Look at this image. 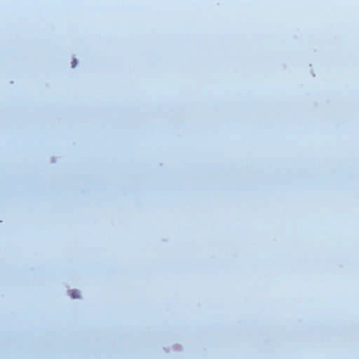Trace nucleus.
<instances>
[{"label": "nucleus", "instance_id": "f257e3e1", "mask_svg": "<svg viewBox=\"0 0 359 359\" xmlns=\"http://www.w3.org/2000/svg\"><path fill=\"white\" fill-rule=\"evenodd\" d=\"M72 296L73 298L79 297L78 292L76 291H72Z\"/></svg>", "mask_w": 359, "mask_h": 359}, {"label": "nucleus", "instance_id": "f03ea898", "mask_svg": "<svg viewBox=\"0 0 359 359\" xmlns=\"http://www.w3.org/2000/svg\"><path fill=\"white\" fill-rule=\"evenodd\" d=\"M74 64L73 65V67H75V64H76V61L75 60H74Z\"/></svg>", "mask_w": 359, "mask_h": 359}]
</instances>
